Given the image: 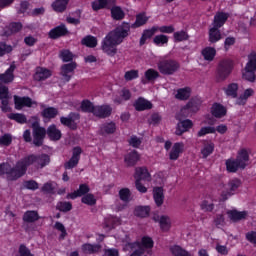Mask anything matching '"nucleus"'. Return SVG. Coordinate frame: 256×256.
<instances>
[{
  "label": "nucleus",
  "mask_w": 256,
  "mask_h": 256,
  "mask_svg": "<svg viewBox=\"0 0 256 256\" xmlns=\"http://www.w3.org/2000/svg\"><path fill=\"white\" fill-rule=\"evenodd\" d=\"M149 17L145 15L144 12L138 13L136 15L135 22L131 25L129 22H122L114 30L110 31L102 41V51L108 57H115L117 55V45H121L126 37H129V33L132 29H139L143 25H147Z\"/></svg>",
  "instance_id": "obj_1"
},
{
  "label": "nucleus",
  "mask_w": 256,
  "mask_h": 256,
  "mask_svg": "<svg viewBox=\"0 0 256 256\" xmlns=\"http://www.w3.org/2000/svg\"><path fill=\"white\" fill-rule=\"evenodd\" d=\"M8 29L9 31L6 32V35H13L23 29V24H21V22H12L9 24Z\"/></svg>",
  "instance_id": "obj_57"
},
{
  "label": "nucleus",
  "mask_w": 256,
  "mask_h": 256,
  "mask_svg": "<svg viewBox=\"0 0 256 256\" xmlns=\"http://www.w3.org/2000/svg\"><path fill=\"white\" fill-rule=\"evenodd\" d=\"M153 199L157 207H161L165 202V193L163 187H155L153 189Z\"/></svg>",
  "instance_id": "obj_25"
},
{
  "label": "nucleus",
  "mask_w": 256,
  "mask_h": 256,
  "mask_svg": "<svg viewBox=\"0 0 256 256\" xmlns=\"http://www.w3.org/2000/svg\"><path fill=\"white\" fill-rule=\"evenodd\" d=\"M1 175H6L7 181H15L13 179V175L11 174V170L9 169L8 163H0V176Z\"/></svg>",
  "instance_id": "obj_51"
},
{
  "label": "nucleus",
  "mask_w": 256,
  "mask_h": 256,
  "mask_svg": "<svg viewBox=\"0 0 256 256\" xmlns=\"http://www.w3.org/2000/svg\"><path fill=\"white\" fill-rule=\"evenodd\" d=\"M149 213H151V208L149 206H137L134 209V215L136 217H141V218L149 217Z\"/></svg>",
  "instance_id": "obj_45"
},
{
  "label": "nucleus",
  "mask_w": 256,
  "mask_h": 256,
  "mask_svg": "<svg viewBox=\"0 0 256 256\" xmlns=\"http://www.w3.org/2000/svg\"><path fill=\"white\" fill-rule=\"evenodd\" d=\"M225 165L228 173H237V171L241 169V164L237 161V159L229 158L225 161Z\"/></svg>",
  "instance_id": "obj_31"
},
{
  "label": "nucleus",
  "mask_w": 256,
  "mask_h": 256,
  "mask_svg": "<svg viewBox=\"0 0 256 256\" xmlns=\"http://www.w3.org/2000/svg\"><path fill=\"white\" fill-rule=\"evenodd\" d=\"M73 52L68 49H63L59 52V58L62 59L63 63L73 62Z\"/></svg>",
  "instance_id": "obj_50"
},
{
  "label": "nucleus",
  "mask_w": 256,
  "mask_h": 256,
  "mask_svg": "<svg viewBox=\"0 0 256 256\" xmlns=\"http://www.w3.org/2000/svg\"><path fill=\"white\" fill-rule=\"evenodd\" d=\"M37 155L30 154L20 159L15 167H11L9 164L10 173L12 174V179L17 181V179H21L26 173L27 169L31 167V165H36Z\"/></svg>",
  "instance_id": "obj_2"
},
{
  "label": "nucleus",
  "mask_w": 256,
  "mask_h": 256,
  "mask_svg": "<svg viewBox=\"0 0 256 256\" xmlns=\"http://www.w3.org/2000/svg\"><path fill=\"white\" fill-rule=\"evenodd\" d=\"M189 129H193V121L189 119L182 120L177 124L175 133L181 137V135H183V133H187Z\"/></svg>",
  "instance_id": "obj_18"
},
{
  "label": "nucleus",
  "mask_w": 256,
  "mask_h": 256,
  "mask_svg": "<svg viewBox=\"0 0 256 256\" xmlns=\"http://www.w3.org/2000/svg\"><path fill=\"white\" fill-rule=\"evenodd\" d=\"M160 229L162 231H169L171 229V219L169 216H161L159 220Z\"/></svg>",
  "instance_id": "obj_54"
},
{
  "label": "nucleus",
  "mask_w": 256,
  "mask_h": 256,
  "mask_svg": "<svg viewBox=\"0 0 256 256\" xmlns=\"http://www.w3.org/2000/svg\"><path fill=\"white\" fill-rule=\"evenodd\" d=\"M8 119L12 121H16V123H20V125H25L27 123V116L21 113H10L7 115Z\"/></svg>",
  "instance_id": "obj_48"
},
{
  "label": "nucleus",
  "mask_w": 256,
  "mask_h": 256,
  "mask_svg": "<svg viewBox=\"0 0 256 256\" xmlns=\"http://www.w3.org/2000/svg\"><path fill=\"white\" fill-rule=\"evenodd\" d=\"M155 33H157V26H153L151 29H145L139 41L140 47H143L147 43V39H151Z\"/></svg>",
  "instance_id": "obj_32"
},
{
  "label": "nucleus",
  "mask_w": 256,
  "mask_h": 256,
  "mask_svg": "<svg viewBox=\"0 0 256 256\" xmlns=\"http://www.w3.org/2000/svg\"><path fill=\"white\" fill-rule=\"evenodd\" d=\"M79 121H81V114L77 112H70L68 116L60 117L61 125H63V127H67L70 131H77Z\"/></svg>",
  "instance_id": "obj_5"
},
{
  "label": "nucleus",
  "mask_w": 256,
  "mask_h": 256,
  "mask_svg": "<svg viewBox=\"0 0 256 256\" xmlns=\"http://www.w3.org/2000/svg\"><path fill=\"white\" fill-rule=\"evenodd\" d=\"M139 159H141L139 152H137V150H133L124 156V163L127 167H135L139 162Z\"/></svg>",
  "instance_id": "obj_14"
},
{
  "label": "nucleus",
  "mask_w": 256,
  "mask_h": 256,
  "mask_svg": "<svg viewBox=\"0 0 256 256\" xmlns=\"http://www.w3.org/2000/svg\"><path fill=\"white\" fill-rule=\"evenodd\" d=\"M0 101H9V87L0 82Z\"/></svg>",
  "instance_id": "obj_61"
},
{
  "label": "nucleus",
  "mask_w": 256,
  "mask_h": 256,
  "mask_svg": "<svg viewBox=\"0 0 256 256\" xmlns=\"http://www.w3.org/2000/svg\"><path fill=\"white\" fill-rule=\"evenodd\" d=\"M227 213L230 221H233V223H237V221H243V219H247V215H249L247 211L238 210H230Z\"/></svg>",
  "instance_id": "obj_24"
},
{
  "label": "nucleus",
  "mask_w": 256,
  "mask_h": 256,
  "mask_svg": "<svg viewBox=\"0 0 256 256\" xmlns=\"http://www.w3.org/2000/svg\"><path fill=\"white\" fill-rule=\"evenodd\" d=\"M82 251L84 253H88L89 255H94V253H99V251H101V244H83Z\"/></svg>",
  "instance_id": "obj_37"
},
{
  "label": "nucleus",
  "mask_w": 256,
  "mask_h": 256,
  "mask_svg": "<svg viewBox=\"0 0 256 256\" xmlns=\"http://www.w3.org/2000/svg\"><path fill=\"white\" fill-rule=\"evenodd\" d=\"M15 69V64H11L4 73L0 74V83H13L15 81Z\"/></svg>",
  "instance_id": "obj_11"
},
{
  "label": "nucleus",
  "mask_w": 256,
  "mask_h": 256,
  "mask_svg": "<svg viewBox=\"0 0 256 256\" xmlns=\"http://www.w3.org/2000/svg\"><path fill=\"white\" fill-rule=\"evenodd\" d=\"M119 197L121 201H124V203H129V199L131 197V190H129V188L120 189Z\"/></svg>",
  "instance_id": "obj_60"
},
{
  "label": "nucleus",
  "mask_w": 256,
  "mask_h": 256,
  "mask_svg": "<svg viewBox=\"0 0 256 256\" xmlns=\"http://www.w3.org/2000/svg\"><path fill=\"white\" fill-rule=\"evenodd\" d=\"M18 253L19 256H35L33 253H31V250L27 248L25 244H20Z\"/></svg>",
  "instance_id": "obj_64"
},
{
  "label": "nucleus",
  "mask_w": 256,
  "mask_h": 256,
  "mask_svg": "<svg viewBox=\"0 0 256 256\" xmlns=\"http://www.w3.org/2000/svg\"><path fill=\"white\" fill-rule=\"evenodd\" d=\"M227 19H229V14L225 12H217L214 16L212 25L216 29H221V27L227 23Z\"/></svg>",
  "instance_id": "obj_19"
},
{
  "label": "nucleus",
  "mask_w": 256,
  "mask_h": 256,
  "mask_svg": "<svg viewBox=\"0 0 256 256\" xmlns=\"http://www.w3.org/2000/svg\"><path fill=\"white\" fill-rule=\"evenodd\" d=\"M83 153V149L80 146H75L72 149V156L71 158L64 163V169H75L77 165H79V161H81V154Z\"/></svg>",
  "instance_id": "obj_7"
},
{
  "label": "nucleus",
  "mask_w": 256,
  "mask_h": 256,
  "mask_svg": "<svg viewBox=\"0 0 256 256\" xmlns=\"http://www.w3.org/2000/svg\"><path fill=\"white\" fill-rule=\"evenodd\" d=\"M233 62L230 59H224L219 62L216 70V78L218 81H225L233 73Z\"/></svg>",
  "instance_id": "obj_4"
},
{
  "label": "nucleus",
  "mask_w": 256,
  "mask_h": 256,
  "mask_svg": "<svg viewBox=\"0 0 256 256\" xmlns=\"http://www.w3.org/2000/svg\"><path fill=\"white\" fill-rule=\"evenodd\" d=\"M215 151V143L209 140H203V147L201 149V155L203 159H207L210 155H213Z\"/></svg>",
  "instance_id": "obj_23"
},
{
  "label": "nucleus",
  "mask_w": 256,
  "mask_h": 256,
  "mask_svg": "<svg viewBox=\"0 0 256 256\" xmlns=\"http://www.w3.org/2000/svg\"><path fill=\"white\" fill-rule=\"evenodd\" d=\"M95 105L93 104V102H91L88 99L82 100L81 104H80V108L82 113H93L95 112Z\"/></svg>",
  "instance_id": "obj_41"
},
{
  "label": "nucleus",
  "mask_w": 256,
  "mask_h": 256,
  "mask_svg": "<svg viewBox=\"0 0 256 256\" xmlns=\"http://www.w3.org/2000/svg\"><path fill=\"white\" fill-rule=\"evenodd\" d=\"M36 169H43L44 167H47L49 163H51V157L49 154H39L36 155Z\"/></svg>",
  "instance_id": "obj_29"
},
{
  "label": "nucleus",
  "mask_w": 256,
  "mask_h": 256,
  "mask_svg": "<svg viewBox=\"0 0 256 256\" xmlns=\"http://www.w3.org/2000/svg\"><path fill=\"white\" fill-rule=\"evenodd\" d=\"M35 103L36 102L33 101V99H31V97L29 96L20 97V96L14 95V105L17 111H21L23 107H33Z\"/></svg>",
  "instance_id": "obj_9"
},
{
  "label": "nucleus",
  "mask_w": 256,
  "mask_h": 256,
  "mask_svg": "<svg viewBox=\"0 0 256 256\" xmlns=\"http://www.w3.org/2000/svg\"><path fill=\"white\" fill-rule=\"evenodd\" d=\"M51 77V70L47 68H39L34 74V81H45Z\"/></svg>",
  "instance_id": "obj_35"
},
{
  "label": "nucleus",
  "mask_w": 256,
  "mask_h": 256,
  "mask_svg": "<svg viewBox=\"0 0 256 256\" xmlns=\"http://www.w3.org/2000/svg\"><path fill=\"white\" fill-rule=\"evenodd\" d=\"M47 135V130L39 125V122L32 123V137L35 147H42Z\"/></svg>",
  "instance_id": "obj_6"
},
{
  "label": "nucleus",
  "mask_w": 256,
  "mask_h": 256,
  "mask_svg": "<svg viewBox=\"0 0 256 256\" xmlns=\"http://www.w3.org/2000/svg\"><path fill=\"white\" fill-rule=\"evenodd\" d=\"M209 38L208 41L209 43H218V41H221L222 36H221V30L219 28L212 27L209 29Z\"/></svg>",
  "instance_id": "obj_36"
},
{
  "label": "nucleus",
  "mask_w": 256,
  "mask_h": 256,
  "mask_svg": "<svg viewBox=\"0 0 256 256\" xmlns=\"http://www.w3.org/2000/svg\"><path fill=\"white\" fill-rule=\"evenodd\" d=\"M243 79L249 81L250 83H255L256 75L255 70L252 68L245 67V72L243 73Z\"/></svg>",
  "instance_id": "obj_56"
},
{
  "label": "nucleus",
  "mask_w": 256,
  "mask_h": 256,
  "mask_svg": "<svg viewBox=\"0 0 256 256\" xmlns=\"http://www.w3.org/2000/svg\"><path fill=\"white\" fill-rule=\"evenodd\" d=\"M111 17L114 21H123L125 19V12L119 6H113L111 8Z\"/></svg>",
  "instance_id": "obj_40"
},
{
  "label": "nucleus",
  "mask_w": 256,
  "mask_h": 256,
  "mask_svg": "<svg viewBox=\"0 0 256 256\" xmlns=\"http://www.w3.org/2000/svg\"><path fill=\"white\" fill-rule=\"evenodd\" d=\"M211 115L216 119H222L227 115V108L223 104L215 102L211 107Z\"/></svg>",
  "instance_id": "obj_17"
},
{
  "label": "nucleus",
  "mask_w": 256,
  "mask_h": 256,
  "mask_svg": "<svg viewBox=\"0 0 256 256\" xmlns=\"http://www.w3.org/2000/svg\"><path fill=\"white\" fill-rule=\"evenodd\" d=\"M227 97L232 99H237V92L239 91V85L237 83H230L224 90Z\"/></svg>",
  "instance_id": "obj_42"
},
{
  "label": "nucleus",
  "mask_w": 256,
  "mask_h": 256,
  "mask_svg": "<svg viewBox=\"0 0 256 256\" xmlns=\"http://www.w3.org/2000/svg\"><path fill=\"white\" fill-rule=\"evenodd\" d=\"M134 108L136 111H149L150 109H153V103L143 97H139L134 102Z\"/></svg>",
  "instance_id": "obj_16"
},
{
  "label": "nucleus",
  "mask_w": 256,
  "mask_h": 256,
  "mask_svg": "<svg viewBox=\"0 0 256 256\" xmlns=\"http://www.w3.org/2000/svg\"><path fill=\"white\" fill-rule=\"evenodd\" d=\"M89 191H91V188H89V185L87 184H80L79 189L75 190L72 193H68L67 199H77V197H85L89 194Z\"/></svg>",
  "instance_id": "obj_15"
},
{
  "label": "nucleus",
  "mask_w": 256,
  "mask_h": 256,
  "mask_svg": "<svg viewBox=\"0 0 256 256\" xmlns=\"http://www.w3.org/2000/svg\"><path fill=\"white\" fill-rule=\"evenodd\" d=\"M134 179H136V181H149V179H151V174H149L147 168L138 167L135 169Z\"/></svg>",
  "instance_id": "obj_26"
},
{
  "label": "nucleus",
  "mask_w": 256,
  "mask_h": 256,
  "mask_svg": "<svg viewBox=\"0 0 256 256\" xmlns=\"http://www.w3.org/2000/svg\"><path fill=\"white\" fill-rule=\"evenodd\" d=\"M161 75H175L181 69V64L175 59H163L157 63Z\"/></svg>",
  "instance_id": "obj_3"
},
{
  "label": "nucleus",
  "mask_w": 256,
  "mask_h": 256,
  "mask_svg": "<svg viewBox=\"0 0 256 256\" xmlns=\"http://www.w3.org/2000/svg\"><path fill=\"white\" fill-rule=\"evenodd\" d=\"M131 99V90L127 88H123L120 91V96H115L113 98V103L115 105H122L123 101H129Z\"/></svg>",
  "instance_id": "obj_27"
},
{
  "label": "nucleus",
  "mask_w": 256,
  "mask_h": 256,
  "mask_svg": "<svg viewBox=\"0 0 256 256\" xmlns=\"http://www.w3.org/2000/svg\"><path fill=\"white\" fill-rule=\"evenodd\" d=\"M81 202L84 205H88L89 207H93V205H97V199H95V195L92 193H88L81 198Z\"/></svg>",
  "instance_id": "obj_55"
},
{
  "label": "nucleus",
  "mask_w": 256,
  "mask_h": 256,
  "mask_svg": "<svg viewBox=\"0 0 256 256\" xmlns=\"http://www.w3.org/2000/svg\"><path fill=\"white\" fill-rule=\"evenodd\" d=\"M59 115V110L55 107H47L44 108L41 112V117H43V119H55V117H57Z\"/></svg>",
  "instance_id": "obj_34"
},
{
  "label": "nucleus",
  "mask_w": 256,
  "mask_h": 256,
  "mask_svg": "<svg viewBox=\"0 0 256 256\" xmlns=\"http://www.w3.org/2000/svg\"><path fill=\"white\" fill-rule=\"evenodd\" d=\"M117 131V124L115 122H105L100 126V135H113Z\"/></svg>",
  "instance_id": "obj_28"
},
{
  "label": "nucleus",
  "mask_w": 256,
  "mask_h": 256,
  "mask_svg": "<svg viewBox=\"0 0 256 256\" xmlns=\"http://www.w3.org/2000/svg\"><path fill=\"white\" fill-rule=\"evenodd\" d=\"M65 35H69V30L65 24H60L59 26L52 28L48 33L49 39L54 40L65 37Z\"/></svg>",
  "instance_id": "obj_10"
},
{
  "label": "nucleus",
  "mask_w": 256,
  "mask_h": 256,
  "mask_svg": "<svg viewBox=\"0 0 256 256\" xmlns=\"http://www.w3.org/2000/svg\"><path fill=\"white\" fill-rule=\"evenodd\" d=\"M82 45L89 47L90 49H95L97 47V38L95 36L88 35L81 40Z\"/></svg>",
  "instance_id": "obj_49"
},
{
  "label": "nucleus",
  "mask_w": 256,
  "mask_h": 256,
  "mask_svg": "<svg viewBox=\"0 0 256 256\" xmlns=\"http://www.w3.org/2000/svg\"><path fill=\"white\" fill-rule=\"evenodd\" d=\"M161 77V74H159V71L149 68L144 73V79H142V83L145 85V83H154V81H157Z\"/></svg>",
  "instance_id": "obj_20"
},
{
  "label": "nucleus",
  "mask_w": 256,
  "mask_h": 256,
  "mask_svg": "<svg viewBox=\"0 0 256 256\" xmlns=\"http://www.w3.org/2000/svg\"><path fill=\"white\" fill-rule=\"evenodd\" d=\"M125 81H133L134 79H139V70H130L124 74Z\"/></svg>",
  "instance_id": "obj_63"
},
{
  "label": "nucleus",
  "mask_w": 256,
  "mask_h": 256,
  "mask_svg": "<svg viewBox=\"0 0 256 256\" xmlns=\"http://www.w3.org/2000/svg\"><path fill=\"white\" fill-rule=\"evenodd\" d=\"M46 135H48L50 141H59L61 137H63L61 130L57 129V126L55 124H51L47 128Z\"/></svg>",
  "instance_id": "obj_21"
},
{
  "label": "nucleus",
  "mask_w": 256,
  "mask_h": 256,
  "mask_svg": "<svg viewBox=\"0 0 256 256\" xmlns=\"http://www.w3.org/2000/svg\"><path fill=\"white\" fill-rule=\"evenodd\" d=\"M70 0H55L52 2L51 7L55 13H65L67 11V5Z\"/></svg>",
  "instance_id": "obj_30"
},
{
  "label": "nucleus",
  "mask_w": 256,
  "mask_h": 256,
  "mask_svg": "<svg viewBox=\"0 0 256 256\" xmlns=\"http://www.w3.org/2000/svg\"><path fill=\"white\" fill-rule=\"evenodd\" d=\"M155 45H166L169 43V37L165 34L156 35L153 39Z\"/></svg>",
  "instance_id": "obj_58"
},
{
  "label": "nucleus",
  "mask_w": 256,
  "mask_h": 256,
  "mask_svg": "<svg viewBox=\"0 0 256 256\" xmlns=\"http://www.w3.org/2000/svg\"><path fill=\"white\" fill-rule=\"evenodd\" d=\"M199 111V107L197 106V102L195 100H190L182 109L181 113H197Z\"/></svg>",
  "instance_id": "obj_47"
},
{
  "label": "nucleus",
  "mask_w": 256,
  "mask_h": 256,
  "mask_svg": "<svg viewBox=\"0 0 256 256\" xmlns=\"http://www.w3.org/2000/svg\"><path fill=\"white\" fill-rule=\"evenodd\" d=\"M35 221H39V213L35 210H28L23 215L24 223H35Z\"/></svg>",
  "instance_id": "obj_38"
},
{
  "label": "nucleus",
  "mask_w": 256,
  "mask_h": 256,
  "mask_svg": "<svg viewBox=\"0 0 256 256\" xmlns=\"http://www.w3.org/2000/svg\"><path fill=\"white\" fill-rule=\"evenodd\" d=\"M56 209L62 213H69L73 209V204L67 201H60L57 203Z\"/></svg>",
  "instance_id": "obj_52"
},
{
  "label": "nucleus",
  "mask_w": 256,
  "mask_h": 256,
  "mask_svg": "<svg viewBox=\"0 0 256 256\" xmlns=\"http://www.w3.org/2000/svg\"><path fill=\"white\" fill-rule=\"evenodd\" d=\"M184 147L185 145L182 142L174 143L172 150L169 153L170 161H177V159H179V155L183 153Z\"/></svg>",
  "instance_id": "obj_22"
},
{
  "label": "nucleus",
  "mask_w": 256,
  "mask_h": 256,
  "mask_svg": "<svg viewBox=\"0 0 256 256\" xmlns=\"http://www.w3.org/2000/svg\"><path fill=\"white\" fill-rule=\"evenodd\" d=\"M77 69V62H70L68 64H64L61 66L60 75L64 77L65 81H71V75L69 73H73Z\"/></svg>",
  "instance_id": "obj_13"
},
{
  "label": "nucleus",
  "mask_w": 256,
  "mask_h": 256,
  "mask_svg": "<svg viewBox=\"0 0 256 256\" xmlns=\"http://www.w3.org/2000/svg\"><path fill=\"white\" fill-rule=\"evenodd\" d=\"M111 113H113V108L109 104L96 105L94 108V117L98 119H107L111 117Z\"/></svg>",
  "instance_id": "obj_8"
},
{
  "label": "nucleus",
  "mask_w": 256,
  "mask_h": 256,
  "mask_svg": "<svg viewBox=\"0 0 256 256\" xmlns=\"http://www.w3.org/2000/svg\"><path fill=\"white\" fill-rule=\"evenodd\" d=\"M213 133H215V127L204 126L198 131L197 137H205V135H209V134H213Z\"/></svg>",
  "instance_id": "obj_59"
},
{
  "label": "nucleus",
  "mask_w": 256,
  "mask_h": 256,
  "mask_svg": "<svg viewBox=\"0 0 256 256\" xmlns=\"http://www.w3.org/2000/svg\"><path fill=\"white\" fill-rule=\"evenodd\" d=\"M189 97H191V88L189 87L179 88L175 95V98L178 99V101H187Z\"/></svg>",
  "instance_id": "obj_39"
},
{
  "label": "nucleus",
  "mask_w": 256,
  "mask_h": 256,
  "mask_svg": "<svg viewBox=\"0 0 256 256\" xmlns=\"http://www.w3.org/2000/svg\"><path fill=\"white\" fill-rule=\"evenodd\" d=\"M236 160L241 164V169H245L247 167V162L249 161V152H247V149L242 148L238 152Z\"/></svg>",
  "instance_id": "obj_33"
},
{
  "label": "nucleus",
  "mask_w": 256,
  "mask_h": 256,
  "mask_svg": "<svg viewBox=\"0 0 256 256\" xmlns=\"http://www.w3.org/2000/svg\"><path fill=\"white\" fill-rule=\"evenodd\" d=\"M119 225H121V218L117 216H110L105 219V227L107 229H115Z\"/></svg>",
  "instance_id": "obj_44"
},
{
  "label": "nucleus",
  "mask_w": 256,
  "mask_h": 256,
  "mask_svg": "<svg viewBox=\"0 0 256 256\" xmlns=\"http://www.w3.org/2000/svg\"><path fill=\"white\" fill-rule=\"evenodd\" d=\"M201 53L205 61H213L217 55V50L213 47H205Z\"/></svg>",
  "instance_id": "obj_43"
},
{
  "label": "nucleus",
  "mask_w": 256,
  "mask_h": 256,
  "mask_svg": "<svg viewBox=\"0 0 256 256\" xmlns=\"http://www.w3.org/2000/svg\"><path fill=\"white\" fill-rule=\"evenodd\" d=\"M117 0H97L92 2L93 11H101V9H111L115 7Z\"/></svg>",
  "instance_id": "obj_12"
},
{
  "label": "nucleus",
  "mask_w": 256,
  "mask_h": 256,
  "mask_svg": "<svg viewBox=\"0 0 256 256\" xmlns=\"http://www.w3.org/2000/svg\"><path fill=\"white\" fill-rule=\"evenodd\" d=\"M11 143H13V137L11 134H4L0 136V145H2V147H9Z\"/></svg>",
  "instance_id": "obj_62"
},
{
  "label": "nucleus",
  "mask_w": 256,
  "mask_h": 256,
  "mask_svg": "<svg viewBox=\"0 0 256 256\" xmlns=\"http://www.w3.org/2000/svg\"><path fill=\"white\" fill-rule=\"evenodd\" d=\"M174 43L189 41V34L185 30L176 31L173 34Z\"/></svg>",
  "instance_id": "obj_46"
},
{
  "label": "nucleus",
  "mask_w": 256,
  "mask_h": 256,
  "mask_svg": "<svg viewBox=\"0 0 256 256\" xmlns=\"http://www.w3.org/2000/svg\"><path fill=\"white\" fill-rule=\"evenodd\" d=\"M155 245V242L153 241V238L149 236H143L141 238L140 247L142 249H153Z\"/></svg>",
  "instance_id": "obj_53"
}]
</instances>
